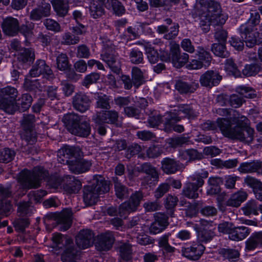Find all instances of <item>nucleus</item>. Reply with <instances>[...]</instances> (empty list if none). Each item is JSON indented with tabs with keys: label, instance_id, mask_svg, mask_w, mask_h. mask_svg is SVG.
<instances>
[{
	"label": "nucleus",
	"instance_id": "nucleus-1",
	"mask_svg": "<svg viewBox=\"0 0 262 262\" xmlns=\"http://www.w3.org/2000/svg\"><path fill=\"white\" fill-rule=\"evenodd\" d=\"M82 151L78 146L66 145L58 150L57 160L62 164H68L70 170L75 174H80L89 171L92 166L91 161L81 158L70 161L73 157L77 158L82 155Z\"/></svg>",
	"mask_w": 262,
	"mask_h": 262
},
{
	"label": "nucleus",
	"instance_id": "nucleus-2",
	"mask_svg": "<svg viewBox=\"0 0 262 262\" xmlns=\"http://www.w3.org/2000/svg\"><path fill=\"white\" fill-rule=\"evenodd\" d=\"M217 121L220 129L225 137L248 144L253 141L254 134L253 128L250 127L243 128L232 127L230 121L225 118H219Z\"/></svg>",
	"mask_w": 262,
	"mask_h": 262
},
{
	"label": "nucleus",
	"instance_id": "nucleus-3",
	"mask_svg": "<svg viewBox=\"0 0 262 262\" xmlns=\"http://www.w3.org/2000/svg\"><path fill=\"white\" fill-rule=\"evenodd\" d=\"M198 11L203 14V17H208L213 20V25L222 26L226 23L228 16L222 12L221 5L214 0H201Z\"/></svg>",
	"mask_w": 262,
	"mask_h": 262
},
{
	"label": "nucleus",
	"instance_id": "nucleus-4",
	"mask_svg": "<svg viewBox=\"0 0 262 262\" xmlns=\"http://www.w3.org/2000/svg\"><path fill=\"white\" fill-rule=\"evenodd\" d=\"M49 176L48 171L43 167L37 166L32 171L24 169L19 173L18 182L28 189L36 188L40 186L42 181Z\"/></svg>",
	"mask_w": 262,
	"mask_h": 262
},
{
	"label": "nucleus",
	"instance_id": "nucleus-5",
	"mask_svg": "<svg viewBox=\"0 0 262 262\" xmlns=\"http://www.w3.org/2000/svg\"><path fill=\"white\" fill-rule=\"evenodd\" d=\"M68 130L74 135L86 137L91 133V127L83 116L75 113L66 114L62 119Z\"/></svg>",
	"mask_w": 262,
	"mask_h": 262
},
{
	"label": "nucleus",
	"instance_id": "nucleus-6",
	"mask_svg": "<svg viewBox=\"0 0 262 262\" xmlns=\"http://www.w3.org/2000/svg\"><path fill=\"white\" fill-rule=\"evenodd\" d=\"M209 175L207 170H201L195 172L189 177V181L186 182L183 188L182 195L189 199H196L199 198L200 189L204 184V179Z\"/></svg>",
	"mask_w": 262,
	"mask_h": 262
},
{
	"label": "nucleus",
	"instance_id": "nucleus-7",
	"mask_svg": "<svg viewBox=\"0 0 262 262\" xmlns=\"http://www.w3.org/2000/svg\"><path fill=\"white\" fill-rule=\"evenodd\" d=\"M18 91L14 87L7 86L0 89V109L12 114L16 110Z\"/></svg>",
	"mask_w": 262,
	"mask_h": 262
},
{
	"label": "nucleus",
	"instance_id": "nucleus-8",
	"mask_svg": "<svg viewBox=\"0 0 262 262\" xmlns=\"http://www.w3.org/2000/svg\"><path fill=\"white\" fill-rule=\"evenodd\" d=\"M144 195L141 190L133 193L128 201L122 203L119 207V216L125 217L130 212L135 211L143 199Z\"/></svg>",
	"mask_w": 262,
	"mask_h": 262
},
{
	"label": "nucleus",
	"instance_id": "nucleus-9",
	"mask_svg": "<svg viewBox=\"0 0 262 262\" xmlns=\"http://www.w3.org/2000/svg\"><path fill=\"white\" fill-rule=\"evenodd\" d=\"M236 92L240 94H232L229 96V104L234 108H238L244 102L243 98H254L256 97L255 91L251 87L240 85L236 88Z\"/></svg>",
	"mask_w": 262,
	"mask_h": 262
},
{
	"label": "nucleus",
	"instance_id": "nucleus-10",
	"mask_svg": "<svg viewBox=\"0 0 262 262\" xmlns=\"http://www.w3.org/2000/svg\"><path fill=\"white\" fill-rule=\"evenodd\" d=\"M200 228L198 231L197 239L200 243L206 244L212 240L215 236V228L212 221L201 220Z\"/></svg>",
	"mask_w": 262,
	"mask_h": 262
},
{
	"label": "nucleus",
	"instance_id": "nucleus-11",
	"mask_svg": "<svg viewBox=\"0 0 262 262\" xmlns=\"http://www.w3.org/2000/svg\"><path fill=\"white\" fill-rule=\"evenodd\" d=\"M174 88L181 95H190L196 91L199 88V84L196 80L188 79L185 77L176 80Z\"/></svg>",
	"mask_w": 262,
	"mask_h": 262
},
{
	"label": "nucleus",
	"instance_id": "nucleus-12",
	"mask_svg": "<svg viewBox=\"0 0 262 262\" xmlns=\"http://www.w3.org/2000/svg\"><path fill=\"white\" fill-rule=\"evenodd\" d=\"M29 73L32 77L42 75L43 78L49 80L54 78V74L51 68L47 64L44 60L42 59H38L35 62Z\"/></svg>",
	"mask_w": 262,
	"mask_h": 262
},
{
	"label": "nucleus",
	"instance_id": "nucleus-13",
	"mask_svg": "<svg viewBox=\"0 0 262 262\" xmlns=\"http://www.w3.org/2000/svg\"><path fill=\"white\" fill-rule=\"evenodd\" d=\"M101 59L104 61L111 69L116 73H119L121 70V64L119 59L118 54L115 50L108 48L101 54Z\"/></svg>",
	"mask_w": 262,
	"mask_h": 262
},
{
	"label": "nucleus",
	"instance_id": "nucleus-14",
	"mask_svg": "<svg viewBox=\"0 0 262 262\" xmlns=\"http://www.w3.org/2000/svg\"><path fill=\"white\" fill-rule=\"evenodd\" d=\"M222 79V76L218 71L208 70L201 76L200 82L202 86L211 88L217 85Z\"/></svg>",
	"mask_w": 262,
	"mask_h": 262
},
{
	"label": "nucleus",
	"instance_id": "nucleus-15",
	"mask_svg": "<svg viewBox=\"0 0 262 262\" xmlns=\"http://www.w3.org/2000/svg\"><path fill=\"white\" fill-rule=\"evenodd\" d=\"M94 238V234L92 230H82L76 237V243L79 248L86 249L93 245Z\"/></svg>",
	"mask_w": 262,
	"mask_h": 262
},
{
	"label": "nucleus",
	"instance_id": "nucleus-16",
	"mask_svg": "<svg viewBox=\"0 0 262 262\" xmlns=\"http://www.w3.org/2000/svg\"><path fill=\"white\" fill-rule=\"evenodd\" d=\"M239 31L246 46L249 48H253L256 45L261 42V38L259 37V33L257 31L256 29H252L243 31L241 27L239 28Z\"/></svg>",
	"mask_w": 262,
	"mask_h": 262
},
{
	"label": "nucleus",
	"instance_id": "nucleus-17",
	"mask_svg": "<svg viewBox=\"0 0 262 262\" xmlns=\"http://www.w3.org/2000/svg\"><path fill=\"white\" fill-rule=\"evenodd\" d=\"M180 120L181 117L178 116L176 113L170 112L165 118L164 123L165 130L167 132L174 131L179 133L184 132V126L176 123Z\"/></svg>",
	"mask_w": 262,
	"mask_h": 262
},
{
	"label": "nucleus",
	"instance_id": "nucleus-18",
	"mask_svg": "<svg viewBox=\"0 0 262 262\" xmlns=\"http://www.w3.org/2000/svg\"><path fill=\"white\" fill-rule=\"evenodd\" d=\"M155 221L150 225L149 232L156 234L164 230L168 225V217L164 213H157L155 216Z\"/></svg>",
	"mask_w": 262,
	"mask_h": 262
},
{
	"label": "nucleus",
	"instance_id": "nucleus-19",
	"mask_svg": "<svg viewBox=\"0 0 262 262\" xmlns=\"http://www.w3.org/2000/svg\"><path fill=\"white\" fill-rule=\"evenodd\" d=\"M51 5L45 2L32 9L30 13V19L33 21H38L43 17H48L50 15Z\"/></svg>",
	"mask_w": 262,
	"mask_h": 262
},
{
	"label": "nucleus",
	"instance_id": "nucleus-20",
	"mask_svg": "<svg viewBox=\"0 0 262 262\" xmlns=\"http://www.w3.org/2000/svg\"><path fill=\"white\" fill-rule=\"evenodd\" d=\"M118 119V113L115 111H108L98 113L93 116L95 123L114 124Z\"/></svg>",
	"mask_w": 262,
	"mask_h": 262
},
{
	"label": "nucleus",
	"instance_id": "nucleus-21",
	"mask_svg": "<svg viewBox=\"0 0 262 262\" xmlns=\"http://www.w3.org/2000/svg\"><path fill=\"white\" fill-rule=\"evenodd\" d=\"M205 247L198 241L193 243L190 247L186 248L184 251V256L189 259L198 260L204 252Z\"/></svg>",
	"mask_w": 262,
	"mask_h": 262
},
{
	"label": "nucleus",
	"instance_id": "nucleus-22",
	"mask_svg": "<svg viewBox=\"0 0 262 262\" xmlns=\"http://www.w3.org/2000/svg\"><path fill=\"white\" fill-rule=\"evenodd\" d=\"M72 103L75 110L80 112H84L89 108L91 100L85 94L79 93L73 97Z\"/></svg>",
	"mask_w": 262,
	"mask_h": 262
},
{
	"label": "nucleus",
	"instance_id": "nucleus-23",
	"mask_svg": "<svg viewBox=\"0 0 262 262\" xmlns=\"http://www.w3.org/2000/svg\"><path fill=\"white\" fill-rule=\"evenodd\" d=\"M257 248H262V231L252 233L245 242L246 252L253 251Z\"/></svg>",
	"mask_w": 262,
	"mask_h": 262
},
{
	"label": "nucleus",
	"instance_id": "nucleus-24",
	"mask_svg": "<svg viewBox=\"0 0 262 262\" xmlns=\"http://www.w3.org/2000/svg\"><path fill=\"white\" fill-rule=\"evenodd\" d=\"M114 242V237L112 233L106 232L98 236L96 247L99 251H107L112 248Z\"/></svg>",
	"mask_w": 262,
	"mask_h": 262
},
{
	"label": "nucleus",
	"instance_id": "nucleus-25",
	"mask_svg": "<svg viewBox=\"0 0 262 262\" xmlns=\"http://www.w3.org/2000/svg\"><path fill=\"white\" fill-rule=\"evenodd\" d=\"M2 29L5 34L11 36H15L19 30L18 20L12 17H7L3 21Z\"/></svg>",
	"mask_w": 262,
	"mask_h": 262
},
{
	"label": "nucleus",
	"instance_id": "nucleus-26",
	"mask_svg": "<svg viewBox=\"0 0 262 262\" xmlns=\"http://www.w3.org/2000/svg\"><path fill=\"white\" fill-rule=\"evenodd\" d=\"M89 2L90 15L94 19H97L104 15L103 5L105 0H88Z\"/></svg>",
	"mask_w": 262,
	"mask_h": 262
},
{
	"label": "nucleus",
	"instance_id": "nucleus-27",
	"mask_svg": "<svg viewBox=\"0 0 262 262\" xmlns=\"http://www.w3.org/2000/svg\"><path fill=\"white\" fill-rule=\"evenodd\" d=\"M82 184L74 176H66L64 177L63 188L69 193H77L81 189Z\"/></svg>",
	"mask_w": 262,
	"mask_h": 262
},
{
	"label": "nucleus",
	"instance_id": "nucleus-28",
	"mask_svg": "<svg viewBox=\"0 0 262 262\" xmlns=\"http://www.w3.org/2000/svg\"><path fill=\"white\" fill-rule=\"evenodd\" d=\"M162 169L166 174H173L183 168V164L173 159L166 158L161 161Z\"/></svg>",
	"mask_w": 262,
	"mask_h": 262
},
{
	"label": "nucleus",
	"instance_id": "nucleus-29",
	"mask_svg": "<svg viewBox=\"0 0 262 262\" xmlns=\"http://www.w3.org/2000/svg\"><path fill=\"white\" fill-rule=\"evenodd\" d=\"M141 171L148 176L144 180L147 184H151L153 181H158L159 174L156 167L149 163H144L141 166Z\"/></svg>",
	"mask_w": 262,
	"mask_h": 262
},
{
	"label": "nucleus",
	"instance_id": "nucleus-30",
	"mask_svg": "<svg viewBox=\"0 0 262 262\" xmlns=\"http://www.w3.org/2000/svg\"><path fill=\"white\" fill-rule=\"evenodd\" d=\"M179 158L181 160L186 161L188 163L201 160L203 158V155L198 150L190 148L180 151L179 154Z\"/></svg>",
	"mask_w": 262,
	"mask_h": 262
},
{
	"label": "nucleus",
	"instance_id": "nucleus-31",
	"mask_svg": "<svg viewBox=\"0 0 262 262\" xmlns=\"http://www.w3.org/2000/svg\"><path fill=\"white\" fill-rule=\"evenodd\" d=\"M251 232V229L245 226L235 227L234 226L229 234V239L234 241H239L245 239Z\"/></svg>",
	"mask_w": 262,
	"mask_h": 262
},
{
	"label": "nucleus",
	"instance_id": "nucleus-32",
	"mask_svg": "<svg viewBox=\"0 0 262 262\" xmlns=\"http://www.w3.org/2000/svg\"><path fill=\"white\" fill-rule=\"evenodd\" d=\"M99 195L93 188L90 186L84 187L83 189V199L86 206H92L95 204L98 200Z\"/></svg>",
	"mask_w": 262,
	"mask_h": 262
},
{
	"label": "nucleus",
	"instance_id": "nucleus-33",
	"mask_svg": "<svg viewBox=\"0 0 262 262\" xmlns=\"http://www.w3.org/2000/svg\"><path fill=\"white\" fill-rule=\"evenodd\" d=\"M116 196L121 200L127 198L129 194V189L124 185L117 177L113 179Z\"/></svg>",
	"mask_w": 262,
	"mask_h": 262
},
{
	"label": "nucleus",
	"instance_id": "nucleus-34",
	"mask_svg": "<svg viewBox=\"0 0 262 262\" xmlns=\"http://www.w3.org/2000/svg\"><path fill=\"white\" fill-rule=\"evenodd\" d=\"M247 198V193L245 191H239L231 195L227 200V205L230 207H238Z\"/></svg>",
	"mask_w": 262,
	"mask_h": 262
},
{
	"label": "nucleus",
	"instance_id": "nucleus-35",
	"mask_svg": "<svg viewBox=\"0 0 262 262\" xmlns=\"http://www.w3.org/2000/svg\"><path fill=\"white\" fill-rule=\"evenodd\" d=\"M259 161H253L250 162H243L240 164L238 170L242 173H253L257 172L259 173Z\"/></svg>",
	"mask_w": 262,
	"mask_h": 262
},
{
	"label": "nucleus",
	"instance_id": "nucleus-36",
	"mask_svg": "<svg viewBox=\"0 0 262 262\" xmlns=\"http://www.w3.org/2000/svg\"><path fill=\"white\" fill-rule=\"evenodd\" d=\"M120 257L125 261L132 259L133 250L131 244L128 243H121L117 248Z\"/></svg>",
	"mask_w": 262,
	"mask_h": 262
},
{
	"label": "nucleus",
	"instance_id": "nucleus-37",
	"mask_svg": "<svg viewBox=\"0 0 262 262\" xmlns=\"http://www.w3.org/2000/svg\"><path fill=\"white\" fill-rule=\"evenodd\" d=\"M231 123L236 124V126L233 127H238L239 128H243L247 126L248 119V118L241 114L236 110L232 111V117L230 119H228ZM232 124V123H231Z\"/></svg>",
	"mask_w": 262,
	"mask_h": 262
},
{
	"label": "nucleus",
	"instance_id": "nucleus-38",
	"mask_svg": "<svg viewBox=\"0 0 262 262\" xmlns=\"http://www.w3.org/2000/svg\"><path fill=\"white\" fill-rule=\"evenodd\" d=\"M223 183L222 178L220 177H210L208 180L209 188L207 192L209 195H214L220 192V185Z\"/></svg>",
	"mask_w": 262,
	"mask_h": 262
},
{
	"label": "nucleus",
	"instance_id": "nucleus-39",
	"mask_svg": "<svg viewBox=\"0 0 262 262\" xmlns=\"http://www.w3.org/2000/svg\"><path fill=\"white\" fill-rule=\"evenodd\" d=\"M90 187H93L94 190L98 195L105 193L110 190V183L108 181L105 180L102 177L100 179L95 181Z\"/></svg>",
	"mask_w": 262,
	"mask_h": 262
},
{
	"label": "nucleus",
	"instance_id": "nucleus-40",
	"mask_svg": "<svg viewBox=\"0 0 262 262\" xmlns=\"http://www.w3.org/2000/svg\"><path fill=\"white\" fill-rule=\"evenodd\" d=\"M196 57L200 60L204 67L210 66L212 58L210 53L205 50L203 47L199 46L196 51Z\"/></svg>",
	"mask_w": 262,
	"mask_h": 262
},
{
	"label": "nucleus",
	"instance_id": "nucleus-41",
	"mask_svg": "<svg viewBox=\"0 0 262 262\" xmlns=\"http://www.w3.org/2000/svg\"><path fill=\"white\" fill-rule=\"evenodd\" d=\"M105 7L107 9H112L114 14L118 16H122L126 11L123 5L118 0H107Z\"/></svg>",
	"mask_w": 262,
	"mask_h": 262
},
{
	"label": "nucleus",
	"instance_id": "nucleus-42",
	"mask_svg": "<svg viewBox=\"0 0 262 262\" xmlns=\"http://www.w3.org/2000/svg\"><path fill=\"white\" fill-rule=\"evenodd\" d=\"M131 76L134 83V87L138 89L145 82L143 72L137 67H133L131 71Z\"/></svg>",
	"mask_w": 262,
	"mask_h": 262
},
{
	"label": "nucleus",
	"instance_id": "nucleus-43",
	"mask_svg": "<svg viewBox=\"0 0 262 262\" xmlns=\"http://www.w3.org/2000/svg\"><path fill=\"white\" fill-rule=\"evenodd\" d=\"M260 22V15L259 13L256 11H252L250 13V17L248 21L242 25L241 29L243 31L246 30L256 29V26Z\"/></svg>",
	"mask_w": 262,
	"mask_h": 262
},
{
	"label": "nucleus",
	"instance_id": "nucleus-44",
	"mask_svg": "<svg viewBox=\"0 0 262 262\" xmlns=\"http://www.w3.org/2000/svg\"><path fill=\"white\" fill-rule=\"evenodd\" d=\"M52 5L59 16L63 17L68 13L69 9L68 0H52Z\"/></svg>",
	"mask_w": 262,
	"mask_h": 262
},
{
	"label": "nucleus",
	"instance_id": "nucleus-45",
	"mask_svg": "<svg viewBox=\"0 0 262 262\" xmlns=\"http://www.w3.org/2000/svg\"><path fill=\"white\" fill-rule=\"evenodd\" d=\"M224 70L229 75H232L235 77H238L241 76L240 71L235 62V60L232 58L227 59L225 61Z\"/></svg>",
	"mask_w": 262,
	"mask_h": 262
},
{
	"label": "nucleus",
	"instance_id": "nucleus-46",
	"mask_svg": "<svg viewBox=\"0 0 262 262\" xmlns=\"http://www.w3.org/2000/svg\"><path fill=\"white\" fill-rule=\"evenodd\" d=\"M33 98L30 94L26 93L21 95V98L16 102V109L24 112L28 110L32 104Z\"/></svg>",
	"mask_w": 262,
	"mask_h": 262
},
{
	"label": "nucleus",
	"instance_id": "nucleus-47",
	"mask_svg": "<svg viewBox=\"0 0 262 262\" xmlns=\"http://www.w3.org/2000/svg\"><path fill=\"white\" fill-rule=\"evenodd\" d=\"M219 253L224 259H228L231 262L237 260L240 255L237 250L230 248H222L220 249Z\"/></svg>",
	"mask_w": 262,
	"mask_h": 262
},
{
	"label": "nucleus",
	"instance_id": "nucleus-48",
	"mask_svg": "<svg viewBox=\"0 0 262 262\" xmlns=\"http://www.w3.org/2000/svg\"><path fill=\"white\" fill-rule=\"evenodd\" d=\"M211 50L215 56L220 57L228 58L230 55L225 43H213L212 45Z\"/></svg>",
	"mask_w": 262,
	"mask_h": 262
},
{
	"label": "nucleus",
	"instance_id": "nucleus-49",
	"mask_svg": "<svg viewBox=\"0 0 262 262\" xmlns=\"http://www.w3.org/2000/svg\"><path fill=\"white\" fill-rule=\"evenodd\" d=\"M56 67L61 71H66L70 69L68 57L65 53H61L56 57Z\"/></svg>",
	"mask_w": 262,
	"mask_h": 262
},
{
	"label": "nucleus",
	"instance_id": "nucleus-50",
	"mask_svg": "<svg viewBox=\"0 0 262 262\" xmlns=\"http://www.w3.org/2000/svg\"><path fill=\"white\" fill-rule=\"evenodd\" d=\"M258 205L255 200H252L248 201L242 209L245 215L249 216L251 214L258 215Z\"/></svg>",
	"mask_w": 262,
	"mask_h": 262
},
{
	"label": "nucleus",
	"instance_id": "nucleus-51",
	"mask_svg": "<svg viewBox=\"0 0 262 262\" xmlns=\"http://www.w3.org/2000/svg\"><path fill=\"white\" fill-rule=\"evenodd\" d=\"M262 67L260 63H252L246 64L243 70V74L247 77L253 76L258 74Z\"/></svg>",
	"mask_w": 262,
	"mask_h": 262
},
{
	"label": "nucleus",
	"instance_id": "nucleus-52",
	"mask_svg": "<svg viewBox=\"0 0 262 262\" xmlns=\"http://www.w3.org/2000/svg\"><path fill=\"white\" fill-rule=\"evenodd\" d=\"M77 250L73 247L67 248L61 255L63 262H76Z\"/></svg>",
	"mask_w": 262,
	"mask_h": 262
},
{
	"label": "nucleus",
	"instance_id": "nucleus-53",
	"mask_svg": "<svg viewBox=\"0 0 262 262\" xmlns=\"http://www.w3.org/2000/svg\"><path fill=\"white\" fill-rule=\"evenodd\" d=\"M17 59L23 63L32 62L35 59V54L32 49H25L18 54Z\"/></svg>",
	"mask_w": 262,
	"mask_h": 262
},
{
	"label": "nucleus",
	"instance_id": "nucleus-54",
	"mask_svg": "<svg viewBox=\"0 0 262 262\" xmlns=\"http://www.w3.org/2000/svg\"><path fill=\"white\" fill-rule=\"evenodd\" d=\"M20 137L29 144L32 145L37 141V134L34 130H23L20 133Z\"/></svg>",
	"mask_w": 262,
	"mask_h": 262
},
{
	"label": "nucleus",
	"instance_id": "nucleus-55",
	"mask_svg": "<svg viewBox=\"0 0 262 262\" xmlns=\"http://www.w3.org/2000/svg\"><path fill=\"white\" fill-rule=\"evenodd\" d=\"M16 153L9 148H5L0 150V162L7 163L12 161Z\"/></svg>",
	"mask_w": 262,
	"mask_h": 262
},
{
	"label": "nucleus",
	"instance_id": "nucleus-56",
	"mask_svg": "<svg viewBox=\"0 0 262 262\" xmlns=\"http://www.w3.org/2000/svg\"><path fill=\"white\" fill-rule=\"evenodd\" d=\"M189 55L185 53L179 54L177 56L171 57L173 66L177 68H180L186 63L189 59Z\"/></svg>",
	"mask_w": 262,
	"mask_h": 262
},
{
	"label": "nucleus",
	"instance_id": "nucleus-57",
	"mask_svg": "<svg viewBox=\"0 0 262 262\" xmlns=\"http://www.w3.org/2000/svg\"><path fill=\"white\" fill-rule=\"evenodd\" d=\"M189 141V137L183 135L176 137L169 138L168 143L171 147L176 148L178 146H181L183 144H187Z\"/></svg>",
	"mask_w": 262,
	"mask_h": 262
},
{
	"label": "nucleus",
	"instance_id": "nucleus-58",
	"mask_svg": "<svg viewBox=\"0 0 262 262\" xmlns=\"http://www.w3.org/2000/svg\"><path fill=\"white\" fill-rule=\"evenodd\" d=\"M162 116L157 111L151 112L147 119L148 126L150 127H156L162 122Z\"/></svg>",
	"mask_w": 262,
	"mask_h": 262
},
{
	"label": "nucleus",
	"instance_id": "nucleus-59",
	"mask_svg": "<svg viewBox=\"0 0 262 262\" xmlns=\"http://www.w3.org/2000/svg\"><path fill=\"white\" fill-rule=\"evenodd\" d=\"M130 61L134 64H138L143 61L142 52L138 49H132L129 53Z\"/></svg>",
	"mask_w": 262,
	"mask_h": 262
},
{
	"label": "nucleus",
	"instance_id": "nucleus-60",
	"mask_svg": "<svg viewBox=\"0 0 262 262\" xmlns=\"http://www.w3.org/2000/svg\"><path fill=\"white\" fill-rule=\"evenodd\" d=\"M244 182L248 187L252 189L253 192L262 187V182L260 180L250 176H247L245 178Z\"/></svg>",
	"mask_w": 262,
	"mask_h": 262
},
{
	"label": "nucleus",
	"instance_id": "nucleus-61",
	"mask_svg": "<svg viewBox=\"0 0 262 262\" xmlns=\"http://www.w3.org/2000/svg\"><path fill=\"white\" fill-rule=\"evenodd\" d=\"M146 54L149 61L151 63H155L159 58V54L156 50H155L150 45L147 43L145 45Z\"/></svg>",
	"mask_w": 262,
	"mask_h": 262
},
{
	"label": "nucleus",
	"instance_id": "nucleus-62",
	"mask_svg": "<svg viewBox=\"0 0 262 262\" xmlns=\"http://www.w3.org/2000/svg\"><path fill=\"white\" fill-rule=\"evenodd\" d=\"M79 40V37L77 35L66 32L62 36L61 43L64 45H73L78 43Z\"/></svg>",
	"mask_w": 262,
	"mask_h": 262
},
{
	"label": "nucleus",
	"instance_id": "nucleus-63",
	"mask_svg": "<svg viewBox=\"0 0 262 262\" xmlns=\"http://www.w3.org/2000/svg\"><path fill=\"white\" fill-rule=\"evenodd\" d=\"M59 224H62L61 230L66 231L71 225V215L70 213H63L60 215L58 219Z\"/></svg>",
	"mask_w": 262,
	"mask_h": 262
},
{
	"label": "nucleus",
	"instance_id": "nucleus-64",
	"mask_svg": "<svg viewBox=\"0 0 262 262\" xmlns=\"http://www.w3.org/2000/svg\"><path fill=\"white\" fill-rule=\"evenodd\" d=\"M35 116L33 115H24L21 124L23 130H34Z\"/></svg>",
	"mask_w": 262,
	"mask_h": 262
}]
</instances>
